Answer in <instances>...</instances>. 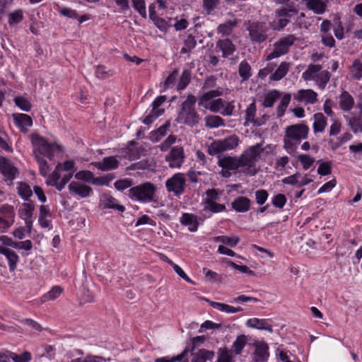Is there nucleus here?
I'll use <instances>...</instances> for the list:
<instances>
[{
  "label": "nucleus",
  "instance_id": "obj_1",
  "mask_svg": "<svg viewBox=\"0 0 362 362\" xmlns=\"http://www.w3.org/2000/svg\"><path fill=\"white\" fill-rule=\"evenodd\" d=\"M308 132L309 128L304 124L288 126L284 138V148L287 153H294L300 141L308 137Z\"/></svg>",
  "mask_w": 362,
  "mask_h": 362
},
{
  "label": "nucleus",
  "instance_id": "obj_2",
  "mask_svg": "<svg viewBox=\"0 0 362 362\" xmlns=\"http://www.w3.org/2000/svg\"><path fill=\"white\" fill-rule=\"evenodd\" d=\"M33 146V155L35 158L46 156L52 160L55 153H61L63 148L57 143H49L44 137L37 134H33L30 136Z\"/></svg>",
  "mask_w": 362,
  "mask_h": 362
},
{
  "label": "nucleus",
  "instance_id": "obj_3",
  "mask_svg": "<svg viewBox=\"0 0 362 362\" xmlns=\"http://www.w3.org/2000/svg\"><path fill=\"white\" fill-rule=\"evenodd\" d=\"M196 102L197 98L194 95L189 94L187 96L186 100L182 103L178 113L177 121L179 122L191 127L199 122V117L194 108Z\"/></svg>",
  "mask_w": 362,
  "mask_h": 362
},
{
  "label": "nucleus",
  "instance_id": "obj_4",
  "mask_svg": "<svg viewBox=\"0 0 362 362\" xmlns=\"http://www.w3.org/2000/svg\"><path fill=\"white\" fill-rule=\"evenodd\" d=\"M156 187L151 182H146L129 190V197L136 201L148 203L156 202Z\"/></svg>",
  "mask_w": 362,
  "mask_h": 362
},
{
  "label": "nucleus",
  "instance_id": "obj_5",
  "mask_svg": "<svg viewBox=\"0 0 362 362\" xmlns=\"http://www.w3.org/2000/svg\"><path fill=\"white\" fill-rule=\"evenodd\" d=\"M263 151L264 148L262 147L261 144H257L245 150L240 156L238 157L242 168L250 169L254 167Z\"/></svg>",
  "mask_w": 362,
  "mask_h": 362
},
{
  "label": "nucleus",
  "instance_id": "obj_6",
  "mask_svg": "<svg viewBox=\"0 0 362 362\" xmlns=\"http://www.w3.org/2000/svg\"><path fill=\"white\" fill-rule=\"evenodd\" d=\"M247 30L252 42L260 44L268 38L269 28L265 22L250 21Z\"/></svg>",
  "mask_w": 362,
  "mask_h": 362
},
{
  "label": "nucleus",
  "instance_id": "obj_7",
  "mask_svg": "<svg viewBox=\"0 0 362 362\" xmlns=\"http://www.w3.org/2000/svg\"><path fill=\"white\" fill-rule=\"evenodd\" d=\"M239 143V139L235 135L230 136L224 139L212 142L208 148L210 155H216L223 151L234 149Z\"/></svg>",
  "mask_w": 362,
  "mask_h": 362
},
{
  "label": "nucleus",
  "instance_id": "obj_8",
  "mask_svg": "<svg viewBox=\"0 0 362 362\" xmlns=\"http://www.w3.org/2000/svg\"><path fill=\"white\" fill-rule=\"evenodd\" d=\"M296 40V37L293 35H288L287 36L282 37L274 44V48L267 57V60H271L286 54L289 47L293 45Z\"/></svg>",
  "mask_w": 362,
  "mask_h": 362
},
{
  "label": "nucleus",
  "instance_id": "obj_9",
  "mask_svg": "<svg viewBox=\"0 0 362 362\" xmlns=\"http://www.w3.org/2000/svg\"><path fill=\"white\" fill-rule=\"evenodd\" d=\"M19 171L9 159L1 156V175L7 185H13V180L18 177Z\"/></svg>",
  "mask_w": 362,
  "mask_h": 362
},
{
  "label": "nucleus",
  "instance_id": "obj_10",
  "mask_svg": "<svg viewBox=\"0 0 362 362\" xmlns=\"http://www.w3.org/2000/svg\"><path fill=\"white\" fill-rule=\"evenodd\" d=\"M165 187L169 192L178 197L182 194L185 189V177L182 173H175L165 182Z\"/></svg>",
  "mask_w": 362,
  "mask_h": 362
},
{
  "label": "nucleus",
  "instance_id": "obj_11",
  "mask_svg": "<svg viewBox=\"0 0 362 362\" xmlns=\"http://www.w3.org/2000/svg\"><path fill=\"white\" fill-rule=\"evenodd\" d=\"M185 158L184 150L181 146L173 147L170 153L165 156V160L168 162L169 167L180 168Z\"/></svg>",
  "mask_w": 362,
  "mask_h": 362
},
{
  "label": "nucleus",
  "instance_id": "obj_12",
  "mask_svg": "<svg viewBox=\"0 0 362 362\" xmlns=\"http://www.w3.org/2000/svg\"><path fill=\"white\" fill-rule=\"evenodd\" d=\"M254 346L255 349L252 355L253 362H267L269 356L267 344L264 341H257Z\"/></svg>",
  "mask_w": 362,
  "mask_h": 362
},
{
  "label": "nucleus",
  "instance_id": "obj_13",
  "mask_svg": "<svg viewBox=\"0 0 362 362\" xmlns=\"http://www.w3.org/2000/svg\"><path fill=\"white\" fill-rule=\"evenodd\" d=\"M68 189L70 193L82 198L88 197L92 193V188L90 187L75 181L71 182L69 185Z\"/></svg>",
  "mask_w": 362,
  "mask_h": 362
},
{
  "label": "nucleus",
  "instance_id": "obj_14",
  "mask_svg": "<svg viewBox=\"0 0 362 362\" xmlns=\"http://www.w3.org/2000/svg\"><path fill=\"white\" fill-rule=\"evenodd\" d=\"M294 99L305 104H315L317 102V93L312 89H302L294 95Z\"/></svg>",
  "mask_w": 362,
  "mask_h": 362
},
{
  "label": "nucleus",
  "instance_id": "obj_15",
  "mask_svg": "<svg viewBox=\"0 0 362 362\" xmlns=\"http://www.w3.org/2000/svg\"><path fill=\"white\" fill-rule=\"evenodd\" d=\"M119 162L115 156L105 157L101 161L92 163L97 169L102 171H108L118 168Z\"/></svg>",
  "mask_w": 362,
  "mask_h": 362
},
{
  "label": "nucleus",
  "instance_id": "obj_16",
  "mask_svg": "<svg viewBox=\"0 0 362 362\" xmlns=\"http://www.w3.org/2000/svg\"><path fill=\"white\" fill-rule=\"evenodd\" d=\"M15 213L13 208L9 205L1 206V229L11 227L14 223Z\"/></svg>",
  "mask_w": 362,
  "mask_h": 362
},
{
  "label": "nucleus",
  "instance_id": "obj_17",
  "mask_svg": "<svg viewBox=\"0 0 362 362\" xmlns=\"http://www.w3.org/2000/svg\"><path fill=\"white\" fill-rule=\"evenodd\" d=\"M218 164L223 169H228L230 170H236L239 168H242L239 158L236 156H223L219 158Z\"/></svg>",
  "mask_w": 362,
  "mask_h": 362
},
{
  "label": "nucleus",
  "instance_id": "obj_18",
  "mask_svg": "<svg viewBox=\"0 0 362 362\" xmlns=\"http://www.w3.org/2000/svg\"><path fill=\"white\" fill-rule=\"evenodd\" d=\"M216 47L222 52V56L225 58L232 55L235 51V45L228 38L218 40L216 42Z\"/></svg>",
  "mask_w": 362,
  "mask_h": 362
},
{
  "label": "nucleus",
  "instance_id": "obj_19",
  "mask_svg": "<svg viewBox=\"0 0 362 362\" xmlns=\"http://www.w3.org/2000/svg\"><path fill=\"white\" fill-rule=\"evenodd\" d=\"M13 119L16 124L25 133L28 131V128L33 125L32 118L25 114L13 115Z\"/></svg>",
  "mask_w": 362,
  "mask_h": 362
},
{
  "label": "nucleus",
  "instance_id": "obj_20",
  "mask_svg": "<svg viewBox=\"0 0 362 362\" xmlns=\"http://www.w3.org/2000/svg\"><path fill=\"white\" fill-rule=\"evenodd\" d=\"M297 13L296 9L282 8L276 11V15L279 17L278 25L279 29L284 28L289 22V19Z\"/></svg>",
  "mask_w": 362,
  "mask_h": 362
},
{
  "label": "nucleus",
  "instance_id": "obj_21",
  "mask_svg": "<svg viewBox=\"0 0 362 362\" xmlns=\"http://www.w3.org/2000/svg\"><path fill=\"white\" fill-rule=\"evenodd\" d=\"M339 105L343 111H349L354 105V99L348 91L344 90L339 96Z\"/></svg>",
  "mask_w": 362,
  "mask_h": 362
},
{
  "label": "nucleus",
  "instance_id": "obj_22",
  "mask_svg": "<svg viewBox=\"0 0 362 362\" xmlns=\"http://www.w3.org/2000/svg\"><path fill=\"white\" fill-rule=\"evenodd\" d=\"M192 358L191 362H206L207 361H212L215 353L213 351L202 349L192 353Z\"/></svg>",
  "mask_w": 362,
  "mask_h": 362
},
{
  "label": "nucleus",
  "instance_id": "obj_23",
  "mask_svg": "<svg viewBox=\"0 0 362 362\" xmlns=\"http://www.w3.org/2000/svg\"><path fill=\"white\" fill-rule=\"evenodd\" d=\"M246 325L247 327L257 329L267 330L270 333L273 332L272 325L264 319H250L247 321Z\"/></svg>",
  "mask_w": 362,
  "mask_h": 362
},
{
  "label": "nucleus",
  "instance_id": "obj_24",
  "mask_svg": "<svg viewBox=\"0 0 362 362\" xmlns=\"http://www.w3.org/2000/svg\"><path fill=\"white\" fill-rule=\"evenodd\" d=\"M101 204L104 209H117L120 212L124 211V206L117 203V200L109 194H103L101 198Z\"/></svg>",
  "mask_w": 362,
  "mask_h": 362
},
{
  "label": "nucleus",
  "instance_id": "obj_25",
  "mask_svg": "<svg viewBox=\"0 0 362 362\" xmlns=\"http://www.w3.org/2000/svg\"><path fill=\"white\" fill-rule=\"evenodd\" d=\"M180 223L184 226H188V229L191 232L197 230L199 223L197 221V217L194 214H183L180 218Z\"/></svg>",
  "mask_w": 362,
  "mask_h": 362
},
{
  "label": "nucleus",
  "instance_id": "obj_26",
  "mask_svg": "<svg viewBox=\"0 0 362 362\" xmlns=\"http://www.w3.org/2000/svg\"><path fill=\"white\" fill-rule=\"evenodd\" d=\"M313 132L322 133L327 127V117L321 112L315 113L313 116Z\"/></svg>",
  "mask_w": 362,
  "mask_h": 362
},
{
  "label": "nucleus",
  "instance_id": "obj_27",
  "mask_svg": "<svg viewBox=\"0 0 362 362\" xmlns=\"http://www.w3.org/2000/svg\"><path fill=\"white\" fill-rule=\"evenodd\" d=\"M231 206L238 212H246L250 209V200L245 197H238L232 202Z\"/></svg>",
  "mask_w": 362,
  "mask_h": 362
},
{
  "label": "nucleus",
  "instance_id": "obj_28",
  "mask_svg": "<svg viewBox=\"0 0 362 362\" xmlns=\"http://www.w3.org/2000/svg\"><path fill=\"white\" fill-rule=\"evenodd\" d=\"M1 254L4 255L8 260L10 271H14L16 268V264L18 262V255L11 249L3 247H1Z\"/></svg>",
  "mask_w": 362,
  "mask_h": 362
},
{
  "label": "nucleus",
  "instance_id": "obj_29",
  "mask_svg": "<svg viewBox=\"0 0 362 362\" xmlns=\"http://www.w3.org/2000/svg\"><path fill=\"white\" fill-rule=\"evenodd\" d=\"M206 300L214 308L218 309V310H219L222 312L226 313H235L240 312L243 310V308L240 307L235 308V307H233V306H230L227 304L211 301L208 299H206Z\"/></svg>",
  "mask_w": 362,
  "mask_h": 362
},
{
  "label": "nucleus",
  "instance_id": "obj_30",
  "mask_svg": "<svg viewBox=\"0 0 362 362\" xmlns=\"http://www.w3.org/2000/svg\"><path fill=\"white\" fill-rule=\"evenodd\" d=\"M322 68V65L320 64H310L307 70L303 73L302 78L305 81L315 80Z\"/></svg>",
  "mask_w": 362,
  "mask_h": 362
},
{
  "label": "nucleus",
  "instance_id": "obj_31",
  "mask_svg": "<svg viewBox=\"0 0 362 362\" xmlns=\"http://www.w3.org/2000/svg\"><path fill=\"white\" fill-rule=\"evenodd\" d=\"M290 68V64L286 62H283L273 73L269 78L271 81H279L284 78L288 73Z\"/></svg>",
  "mask_w": 362,
  "mask_h": 362
},
{
  "label": "nucleus",
  "instance_id": "obj_32",
  "mask_svg": "<svg viewBox=\"0 0 362 362\" xmlns=\"http://www.w3.org/2000/svg\"><path fill=\"white\" fill-rule=\"evenodd\" d=\"M189 352L188 348H185L180 354L170 358L166 357L158 358L155 362H189L187 355Z\"/></svg>",
  "mask_w": 362,
  "mask_h": 362
},
{
  "label": "nucleus",
  "instance_id": "obj_33",
  "mask_svg": "<svg viewBox=\"0 0 362 362\" xmlns=\"http://www.w3.org/2000/svg\"><path fill=\"white\" fill-rule=\"evenodd\" d=\"M206 127L213 129L224 126V120L218 115H208L204 117Z\"/></svg>",
  "mask_w": 362,
  "mask_h": 362
},
{
  "label": "nucleus",
  "instance_id": "obj_34",
  "mask_svg": "<svg viewBox=\"0 0 362 362\" xmlns=\"http://www.w3.org/2000/svg\"><path fill=\"white\" fill-rule=\"evenodd\" d=\"M221 95V93L218 90H211L206 92L199 97L198 105L204 107V105L208 104L211 99L218 97Z\"/></svg>",
  "mask_w": 362,
  "mask_h": 362
},
{
  "label": "nucleus",
  "instance_id": "obj_35",
  "mask_svg": "<svg viewBox=\"0 0 362 362\" xmlns=\"http://www.w3.org/2000/svg\"><path fill=\"white\" fill-rule=\"evenodd\" d=\"M63 292V288L61 286H55L52 289L44 294L41 298L42 302L54 300L59 298Z\"/></svg>",
  "mask_w": 362,
  "mask_h": 362
},
{
  "label": "nucleus",
  "instance_id": "obj_36",
  "mask_svg": "<svg viewBox=\"0 0 362 362\" xmlns=\"http://www.w3.org/2000/svg\"><path fill=\"white\" fill-rule=\"evenodd\" d=\"M238 25V20L228 21L218 25L217 31L223 35H229L232 33L233 28Z\"/></svg>",
  "mask_w": 362,
  "mask_h": 362
},
{
  "label": "nucleus",
  "instance_id": "obj_37",
  "mask_svg": "<svg viewBox=\"0 0 362 362\" xmlns=\"http://www.w3.org/2000/svg\"><path fill=\"white\" fill-rule=\"evenodd\" d=\"M246 344L247 337L245 335L242 334L238 336L235 341L233 344V350L231 351L232 353L233 352L235 355H240L242 353V351L245 346L246 345Z\"/></svg>",
  "mask_w": 362,
  "mask_h": 362
},
{
  "label": "nucleus",
  "instance_id": "obj_38",
  "mask_svg": "<svg viewBox=\"0 0 362 362\" xmlns=\"http://www.w3.org/2000/svg\"><path fill=\"white\" fill-rule=\"evenodd\" d=\"M252 69L250 65L246 61H242L238 67V73L242 78V81H245L249 79L252 76Z\"/></svg>",
  "mask_w": 362,
  "mask_h": 362
},
{
  "label": "nucleus",
  "instance_id": "obj_39",
  "mask_svg": "<svg viewBox=\"0 0 362 362\" xmlns=\"http://www.w3.org/2000/svg\"><path fill=\"white\" fill-rule=\"evenodd\" d=\"M279 98L280 93L278 90H271L266 94L262 105L265 107H272Z\"/></svg>",
  "mask_w": 362,
  "mask_h": 362
},
{
  "label": "nucleus",
  "instance_id": "obj_40",
  "mask_svg": "<svg viewBox=\"0 0 362 362\" xmlns=\"http://www.w3.org/2000/svg\"><path fill=\"white\" fill-rule=\"evenodd\" d=\"M204 211L218 213L226 209L224 204H218L216 202L205 201L204 203Z\"/></svg>",
  "mask_w": 362,
  "mask_h": 362
},
{
  "label": "nucleus",
  "instance_id": "obj_41",
  "mask_svg": "<svg viewBox=\"0 0 362 362\" xmlns=\"http://www.w3.org/2000/svg\"><path fill=\"white\" fill-rule=\"evenodd\" d=\"M197 41L192 35H189L184 41V46L181 49V54H187L188 57L191 51L196 47Z\"/></svg>",
  "mask_w": 362,
  "mask_h": 362
},
{
  "label": "nucleus",
  "instance_id": "obj_42",
  "mask_svg": "<svg viewBox=\"0 0 362 362\" xmlns=\"http://www.w3.org/2000/svg\"><path fill=\"white\" fill-rule=\"evenodd\" d=\"M115 71L112 69H107L104 66H98L95 70V76L100 79H106L113 76Z\"/></svg>",
  "mask_w": 362,
  "mask_h": 362
},
{
  "label": "nucleus",
  "instance_id": "obj_43",
  "mask_svg": "<svg viewBox=\"0 0 362 362\" xmlns=\"http://www.w3.org/2000/svg\"><path fill=\"white\" fill-rule=\"evenodd\" d=\"M35 209L34 204L31 203H24L19 209V214L24 220L33 218V214Z\"/></svg>",
  "mask_w": 362,
  "mask_h": 362
},
{
  "label": "nucleus",
  "instance_id": "obj_44",
  "mask_svg": "<svg viewBox=\"0 0 362 362\" xmlns=\"http://www.w3.org/2000/svg\"><path fill=\"white\" fill-rule=\"evenodd\" d=\"M351 76L353 78L360 80L362 78V63L356 59L350 67Z\"/></svg>",
  "mask_w": 362,
  "mask_h": 362
},
{
  "label": "nucleus",
  "instance_id": "obj_45",
  "mask_svg": "<svg viewBox=\"0 0 362 362\" xmlns=\"http://www.w3.org/2000/svg\"><path fill=\"white\" fill-rule=\"evenodd\" d=\"M330 77L331 74L328 71L324 70L319 73L315 81H316L319 88L323 90L325 89L327 83L329 81Z\"/></svg>",
  "mask_w": 362,
  "mask_h": 362
},
{
  "label": "nucleus",
  "instance_id": "obj_46",
  "mask_svg": "<svg viewBox=\"0 0 362 362\" xmlns=\"http://www.w3.org/2000/svg\"><path fill=\"white\" fill-rule=\"evenodd\" d=\"M291 95L290 93L285 94L281 98L280 104L276 108L277 117H281L284 115V112L291 101Z\"/></svg>",
  "mask_w": 362,
  "mask_h": 362
},
{
  "label": "nucleus",
  "instance_id": "obj_47",
  "mask_svg": "<svg viewBox=\"0 0 362 362\" xmlns=\"http://www.w3.org/2000/svg\"><path fill=\"white\" fill-rule=\"evenodd\" d=\"M18 195L25 200H28V199L33 194L30 187L25 182L19 183V185L18 187Z\"/></svg>",
  "mask_w": 362,
  "mask_h": 362
},
{
  "label": "nucleus",
  "instance_id": "obj_48",
  "mask_svg": "<svg viewBox=\"0 0 362 362\" xmlns=\"http://www.w3.org/2000/svg\"><path fill=\"white\" fill-rule=\"evenodd\" d=\"M224 107V101L221 98H218L210 101L208 104L204 105V108L209 110L213 112H218Z\"/></svg>",
  "mask_w": 362,
  "mask_h": 362
},
{
  "label": "nucleus",
  "instance_id": "obj_49",
  "mask_svg": "<svg viewBox=\"0 0 362 362\" xmlns=\"http://www.w3.org/2000/svg\"><path fill=\"white\" fill-rule=\"evenodd\" d=\"M232 354V351L226 347L219 349L217 362H233Z\"/></svg>",
  "mask_w": 362,
  "mask_h": 362
},
{
  "label": "nucleus",
  "instance_id": "obj_50",
  "mask_svg": "<svg viewBox=\"0 0 362 362\" xmlns=\"http://www.w3.org/2000/svg\"><path fill=\"white\" fill-rule=\"evenodd\" d=\"M191 80V73L188 70H185L179 80V82L177 83V88L178 90H183L185 89L187 85L189 83Z\"/></svg>",
  "mask_w": 362,
  "mask_h": 362
},
{
  "label": "nucleus",
  "instance_id": "obj_51",
  "mask_svg": "<svg viewBox=\"0 0 362 362\" xmlns=\"http://www.w3.org/2000/svg\"><path fill=\"white\" fill-rule=\"evenodd\" d=\"M349 124L354 133L362 132V115L351 118Z\"/></svg>",
  "mask_w": 362,
  "mask_h": 362
},
{
  "label": "nucleus",
  "instance_id": "obj_52",
  "mask_svg": "<svg viewBox=\"0 0 362 362\" xmlns=\"http://www.w3.org/2000/svg\"><path fill=\"white\" fill-rule=\"evenodd\" d=\"M8 356L11 357L13 362H29L32 358L30 353L27 351L20 355L11 352Z\"/></svg>",
  "mask_w": 362,
  "mask_h": 362
},
{
  "label": "nucleus",
  "instance_id": "obj_53",
  "mask_svg": "<svg viewBox=\"0 0 362 362\" xmlns=\"http://www.w3.org/2000/svg\"><path fill=\"white\" fill-rule=\"evenodd\" d=\"M93 175V173L90 170H81L76 173L74 177L78 180L92 183Z\"/></svg>",
  "mask_w": 362,
  "mask_h": 362
},
{
  "label": "nucleus",
  "instance_id": "obj_54",
  "mask_svg": "<svg viewBox=\"0 0 362 362\" xmlns=\"http://www.w3.org/2000/svg\"><path fill=\"white\" fill-rule=\"evenodd\" d=\"M214 240L216 242H221L222 243L228 245L231 247L235 246L240 241L238 237L234 236L232 238H229L224 235L215 237Z\"/></svg>",
  "mask_w": 362,
  "mask_h": 362
},
{
  "label": "nucleus",
  "instance_id": "obj_55",
  "mask_svg": "<svg viewBox=\"0 0 362 362\" xmlns=\"http://www.w3.org/2000/svg\"><path fill=\"white\" fill-rule=\"evenodd\" d=\"M39 164L40 173L43 176H47L48 173L50 171V167L48 165L46 160L44 159L43 157H39L37 156V158H35Z\"/></svg>",
  "mask_w": 362,
  "mask_h": 362
},
{
  "label": "nucleus",
  "instance_id": "obj_56",
  "mask_svg": "<svg viewBox=\"0 0 362 362\" xmlns=\"http://www.w3.org/2000/svg\"><path fill=\"white\" fill-rule=\"evenodd\" d=\"M114 175L112 174H107L105 176L98 177H93L92 183L95 185H108L109 182L114 179Z\"/></svg>",
  "mask_w": 362,
  "mask_h": 362
},
{
  "label": "nucleus",
  "instance_id": "obj_57",
  "mask_svg": "<svg viewBox=\"0 0 362 362\" xmlns=\"http://www.w3.org/2000/svg\"><path fill=\"white\" fill-rule=\"evenodd\" d=\"M62 165L61 163H58L55 168V170L52 173V174L48 177L46 183L48 185H51V183L54 184L56 182L59 181L61 175L59 173V170H62Z\"/></svg>",
  "mask_w": 362,
  "mask_h": 362
},
{
  "label": "nucleus",
  "instance_id": "obj_58",
  "mask_svg": "<svg viewBox=\"0 0 362 362\" xmlns=\"http://www.w3.org/2000/svg\"><path fill=\"white\" fill-rule=\"evenodd\" d=\"M298 160L302 163L305 170H308L314 163L315 158L307 154H300L298 156Z\"/></svg>",
  "mask_w": 362,
  "mask_h": 362
},
{
  "label": "nucleus",
  "instance_id": "obj_59",
  "mask_svg": "<svg viewBox=\"0 0 362 362\" xmlns=\"http://www.w3.org/2000/svg\"><path fill=\"white\" fill-rule=\"evenodd\" d=\"M14 102L18 107L24 111L28 112L31 108L30 103L23 97H16Z\"/></svg>",
  "mask_w": 362,
  "mask_h": 362
},
{
  "label": "nucleus",
  "instance_id": "obj_60",
  "mask_svg": "<svg viewBox=\"0 0 362 362\" xmlns=\"http://www.w3.org/2000/svg\"><path fill=\"white\" fill-rule=\"evenodd\" d=\"M132 3L134 9L136 10L143 18H146V11L144 0H132Z\"/></svg>",
  "mask_w": 362,
  "mask_h": 362
},
{
  "label": "nucleus",
  "instance_id": "obj_61",
  "mask_svg": "<svg viewBox=\"0 0 362 362\" xmlns=\"http://www.w3.org/2000/svg\"><path fill=\"white\" fill-rule=\"evenodd\" d=\"M327 5L322 0H316L315 3L313 6L310 7V10H312L316 14H322L326 11Z\"/></svg>",
  "mask_w": 362,
  "mask_h": 362
},
{
  "label": "nucleus",
  "instance_id": "obj_62",
  "mask_svg": "<svg viewBox=\"0 0 362 362\" xmlns=\"http://www.w3.org/2000/svg\"><path fill=\"white\" fill-rule=\"evenodd\" d=\"M256 106L255 103L250 104L246 110L245 119L247 122H255Z\"/></svg>",
  "mask_w": 362,
  "mask_h": 362
},
{
  "label": "nucleus",
  "instance_id": "obj_63",
  "mask_svg": "<svg viewBox=\"0 0 362 362\" xmlns=\"http://www.w3.org/2000/svg\"><path fill=\"white\" fill-rule=\"evenodd\" d=\"M23 20L21 11H16L8 15V23L10 25L16 24Z\"/></svg>",
  "mask_w": 362,
  "mask_h": 362
},
{
  "label": "nucleus",
  "instance_id": "obj_64",
  "mask_svg": "<svg viewBox=\"0 0 362 362\" xmlns=\"http://www.w3.org/2000/svg\"><path fill=\"white\" fill-rule=\"evenodd\" d=\"M286 202V198L285 195L282 194H278L275 195L272 199V204L274 206L282 209Z\"/></svg>",
  "mask_w": 362,
  "mask_h": 362
}]
</instances>
